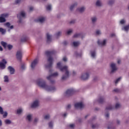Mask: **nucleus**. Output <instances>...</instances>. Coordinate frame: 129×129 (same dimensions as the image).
<instances>
[{
  "instance_id": "1",
  "label": "nucleus",
  "mask_w": 129,
  "mask_h": 129,
  "mask_svg": "<svg viewBox=\"0 0 129 129\" xmlns=\"http://www.w3.org/2000/svg\"><path fill=\"white\" fill-rule=\"evenodd\" d=\"M57 68L61 71V72H63L64 74L62 76L61 78V81H65L67 80L69 77L70 76V72H69V69H68V66H62V63L60 62L57 63Z\"/></svg>"
},
{
  "instance_id": "2",
  "label": "nucleus",
  "mask_w": 129,
  "mask_h": 129,
  "mask_svg": "<svg viewBox=\"0 0 129 129\" xmlns=\"http://www.w3.org/2000/svg\"><path fill=\"white\" fill-rule=\"evenodd\" d=\"M36 83L39 87L43 88L46 91L51 92V91H55L56 87L54 86H49L46 84V81H45L43 79H38L36 81Z\"/></svg>"
},
{
  "instance_id": "3",
  "label": "nucleus",
  "mask_w": 129,
  "mask_h": 129,
  "mask_svg": "<svg viewBox=\"0 0 129 129\" xmlns=\"http://www.w3.org/2000/svg\"><path fill=\"white\" fill-rule=\"evenodd\" d=\"M55 53H56V51L54 50L45 51V54L46 55L47 57H48L47 61L49 62L48 64L45 66L46 68L50 69L52 67V65H53V57L51 56L54 55Z\"/></svg>"
},
{
  "instance_id": "4",
  "label": "nucleus",
  "mask_w": 129,
  "mask_h": 129,
  "mask_svg": "<svg viewBox=\"0 0 129 129\" xmlns=\"http://www.w3.org/2000/svg\"><path fill=\"white\" fill-rule=\"evenodd\" d=\"M27 15L26 14V12L25 11H21L20 13L18 15L17 17L19 19V21L18 23L19 24H22L23 23V20L26 19Z\"/></svg>"
},
{
  "instance_id": "5",
  "label": "nucleus",
  "mask_w": 129,
  "mask_h": 129,
  "mask_svg": "<svg viewBox=\"0 0 129 129\" xmlns=\"http://www.w3.org/2000/svg\"><path fill=\"white\" fill-rule=\"evenodd\" d=\"M22 58H23V52L21 50H19L17 52V61L18 63H21Z\"/></svg>"
},
{
  "instance_id": "6",
  "label": "nucleus",
  "mask_w": 129,
  "mask_h": 129,
  "mask_svg": "<svg viewBox=\"0 0 129 129\" xmlns=\"http://www.w3.org/2000/svg\"><path fill=\"white\" fill-rule=\"evenodd\" d=\"M39 106H40V101L38 99L33 101L31 105L32 108H38Z\"/></svg>"
},
{
  "instance_id": "7",
  "label": "nucleus",
  "mask_w": 129,
  "mask_h": 129,
  "mask_svg": "<svg viewBox=\"0 0 129 129\" xmlns=\"http://www.w3.org/2000/svg\"><path fill=\"white\" fill-rule=\"evenodd\" d=\"M75 93V91L73 89H70L66 91L65 96L67 97L71 96Z\"/></svg>"
},
{
  "instance_id": "8",
  "label": "nucleus",
  "mask_w": 129,
  "mask_h": 129,
  "mask_svg": "<svg viewBox=\"0 0 129 129\" xmlns=\"http://www.w3.org/2000/svg\"><path fill=\"white\" fill-rule=\"evenodd\" d=\"M89 78V73L88 72L83 73L81 76V79L82 80H84V81L88 80Z\"/></svg>"
},
{
  "instance_id": "9",
  "label": "nucleus",
  "mask_w": 129,
  "mask_h": 129,
  "mask_svg": "<svg viewBox=\"0 0 129 129\" xmlns=\"http://www.w3.org/2000/svg\"><path fill=\"white\" fill-rule=\"evenodd\" d=\"M1 45L4 47V49H6L7 47L9 50H12L13 49V45L11 44H8L5 42L4 41L1 42Z\"/></svg>"
},
{
  "instance_id": "10",
  "label": "nucleus",
  "mask_w": 129,
  "mask_h": 129,
  "mask_svg": "<svg viewBox=\"0 0 129 129\" xmlns=\"http://www.w3.org/2000/svg\"><path fill=\"white\" fill-rule=\"evenodd\" d=\"M7 17H9L8 14H2L0 17V23H5L6 22V18Z\"/></svg>"
},
{
  "instance_id": "11",
  "label": "nucleus",
  "mask_w": 129,
  "mask_h": 129,
  "mask_svg": "<svg viewBox=\"0 0 129 129\" xmlns=\"http://www.w3.org/2000/svg\"><path fill=\"white\" fill-rule=\"evenodd\" d=\"M111 67V73H114L116 70H117V67H116V64L112 62L110 64Z\"/></svg>"
},
{
  "instance_id": "12",
  "label": "nucleus",
  "mask_w": 129,
  "mask_h": 129,
  "mask_svg": "<svg viewBox=\"0 0 129 129\" xmlns=\"http://www.w3.org/2000/svg\"><path fill=\"white\" fill-rule=\"evenodd\" d=\"M98 45L101 47H104L106 45V39H104L103 41L98 40L97 41Z\"/></svg>"
},
{
  "instance_id": "13",
  "label": "nucleus",
  "mask_w": 129,
  "mask_h": 129,
  "mask_svg": "<svg viewBox=\"0 0 129 129\" xmlns=\"http://www.w3.org/2000/svg\"><path fill=\"white\" fill-rule=\"evenodd\" d=\"M38 62H39V59H38V58H36L32 61V62L31 63V67L32 69H35V67H36V65H37L38 64Z\"/></svg>"
},
{
  "instance_id": "14",
  "label": "nucleus",
  "mask_w": 129,
  "mask_h": 129,
  "mask_svg": "<svg viewBox=\"0 0 129 129\" xmlns=\"http://www.w3.org/2000/svg\"><path fill=\"white\" fill-rule=\"evenodd\" d=\"M59 75L58 72H55L46 77L47 80H50L53 77H57Z\"/></svg>"
},
{
  "instance_id": "15",
  "label": "nucleus",
  "mask_w": 129,
  "mask_h": 129,
  "mask_svg": "<svg viewBox=\"0 0 129 129\" xmlns=\"http://www.w3.org/2000/svg\"><path fill=\"white\" fill-rule=\"evenodd\" d=\"M83 107H84V105L82 102L77 103L75 104V108L77 109H78V108H83Z\"/></svg>"
},
{
  "instance_id": "16",
  "label": "nucleus",
  "mask_w": 129,
  "mask_h": 129,
  "mask_svg": "<svg viewBox=\"0 0 129 129\" xmlns=\"http://www.w3.org/2000/svg\"><path fill=\"white\" fill-rule=\"evenodd\" d=\"M7 62L5 59H3L2 61L0 62V68L1 69H5L6 68V64H7Z\"/></svg>"
},
{
  "instance_id": "17",
  "label": "nucleus",
  "mask_w": 129,
  "mask_h": 129,
  "mask_svg": "<svg viewBox=\"0 0 129 129\" xmlns=\"http://www.w3.org/2000/svg\"><path fill=\"white\" fill-rule=\"evenodd\" d=\"M29 40V37L26 35H23L20 40V43H25V42H27Z\"/></svg>"
},
{
  "instance_id": "18",
  "label": "nucleus",
  "mask_w": 129,
  "mask_h": 129,
  "mask_svg": "<svg viewBox=\"0 0 129 129\" xmlns=\"http://www.w3.org/2000/svg\"><path fill=\"white\" fill-rule=\"evenodd\" d=\"M74 38H81V39H83L84 38V36L81 33H76L74 35Z\"/></svg>"
},
{
  "instance_id": "19",
  "label": "nucleus",
  "mask_w": 129,
  "mask_h": 129,
  "mask_svg": "<svg viewBox=\"0 0 129 129\" xmlns=\"http://www.w3.org/2000/svg\"><path fill=\"white\" fill-rule=\"evenodd\" d=\"M97 17L96 16H93L92 17H91V21L92 24H93V25H94V24H96V22H97Z\"/></svg>"
},
{
  "instance_id": "20",
  "label": "nucleus",
  "mask_w": 129,
  "mask_h": 129,
  "mask_svg": "<svg viewBox=\"0 0 129 129\" xmlns=\"http://www.w3.org/2000/svg\"><path fill=\"white\" fill-rule=\"evenodd\" d=\"M97 101L99 103H100L101 104H102V103H104V102H105V99L103 97H100Z\"/></svg>"
},
{
  "instance_id": "21",
  "label": "nucleus",
  "mask_w": 129,
  "mask_h": 129,
  "mask_svg": "<svg viewBox=\"0 0 129 129\" xmlns=\"http://www.w3.org/2000/svg\"><path fill=\"white\" fill-rule=\"evenodd\" d=\"M32 117H33V115L31 114H29L27 115L26 117V120H28V122H31Z\"/></svg>"
},
{
  "instance_id": "22",
  "label": "nucleus",
  "mask_w": 129,
  "mask_h": 129,
  "mask_svg": "<svg viewBox=\"0 0 129 129\" xmlns=\"http://www.w3.org/2000/svg\"><path fill=\"white\" fill-rule=\"evenodd\" d=\"M47 43H50L52 41V35L49 33L46 34Z\"/></svg>"
},
{
  "instance_id": "23",
  "label": "nucleus",
  "mask_w": 129,
  "mask_h": 129,
  "mask_svg": "<svg viewBox=\"0 0 129 129\" xmlns=\"http://www.w3.org/2000/svg\"><path fill=\"white\" fill-rule=\"evenodd\" d=\"M77 2H75V3L73 4L72 5H71L70 7V11H72L74 10L75 8H76L77 7Z\"/></svg>"
},
{
  "instance_id": "24",
  "label": "nucleus",
  "mask_w": 129,
  "mask_h": 129,
  "mask_svg": "<svg viewBox=\"0 0 129 129\" xmlns=\"http://www.w3.org/2000/svg\"><path fill=\"white\" fill-rule=\"evenodd\" d=\"M37 21L38 22H39V23H44V22L46 21V18L44 17H39Z\"/></svg>"
},
{
  "instance_id": "25",
  "label": "nucleus",
  "mask_w": 129,
  "mask_h": 129,
  "mask_svg": "<svg viewBox=\"0 0 129 129\" xmlns=\"http://www.w3.org/2000/svg\"><path fill=\"white\" fill-rule=\"evenodd\" d=\"M8 69L9 71H10L11 74H14V73H15V69L13 67L9 66Z\"/></svg>"
},
{
  "instance_id": "26",
  "label": "nucleus",
  "mask_w": 129,
  "mask_h": 129,
  "mask_svg": "<svg viewBox=\"0 0 129 129\" xmlns=\"http://www.w3.org/2000/svg\"><path fill=\"white\" fill-rule=\"evenodd\" d=\"M5 25L6 26V27H7V28L11 29V30L14 29V26L12 25L11 26V23L9 22L6 23Z\"/></svg>"
},
{
  "instance_id": "27",
  "label": "nucleus",
  "mask_w": 129,
  "mask_h": 129,
  "mask_svg": "<svg viewBox=\"0 0 129 129\" xmlns=\"http://www.w3.org/2000/svg\"><path fill=\"white\" fill-rule=\"evenodd\" d=\"M20 64H21V69L22 70H25V69H26V64L24 62H19Z\"/></svg>"
},
{
  "instance_id": "28",
  "label": "nucleus",
  "mask_w": 129,
  "mask_h": 129,
  "mask_svg": "<svg viewBox=\"0 0 129 129\" xmlns=\"http://www.w3.org/2000/svg\"><path fill=\"white\" fill-rule=\"evenodd\" d=\"M96 6L97 7H101L102 6V3L100 0H97L96 2Z\"/></svg>"
},
{
  "instance_id": "29",
  "label": "nucleus",
  "mask_w": 129,
  "mask_h": 129,
  "mask_svg": "<svg viewBox=\"0 0 129 129\" xmlns=\"http://www.w3.org/2000/svg\"><path fill=\"white\" fill-rule=\"evenodd\" d=\"M77 10L78 11V12H79V13H84V12L85 11V7H81L80 8H78Z\"/></svg>"
},
{
  "instance_id": "30",
  "label": "nucleus",
  "mask_w": 129,
  "mask_h": 129,
  "mask_svg": "<svg viewBox=\"0 0 129 129\" xmlns=\"http://www.w3.org/2000/svg\"><path fill=\"white\" fill-rule=\"evenodd\" d=\"M114 107L111 105H109L106 107V110H112L113 109Z\"/></svg>"
},
{
  "instance_id": "31",
  "label": "nucleus",
  "mask_w": 129,
  "mask_h": 129,
  "mask_svg": "<svg viewBox=\"0 0 129 129\" xmlns=\"http://www.w3.org/2000/svg\"><path fill=\"white\" fill-rule=\"evenodd\" d=\"M73 45L74 47H77L80 45V42L79 41H74L73 42Z\"/></svg>"
},
{
  "instance_id": "32",
  "label": "nucleus",
  "mask_w": 129,
  "mask_h": 129,
  "mask_svg": "<svg viewBox=\"0 0 129 129\" xmlns=\"http://www.w3.org/2000/svg\"><path fill=\"white\" fill-rule=\"evenodd\" d=\"M17 114H19V115H21V113H23V109L22 108H20L17 109Z\"/></svg>"
},
{
  "instance_id": "33",
  "label": "nucleus",
  "mask_w": 129,
  "mask_h": 129,
  "mask_svg": "<svg viewBox=\"0 0 129 129\" xmlns=\"http://www.w3.org/2000/svg\"><path fill=\"white\" fill-rule=\"evenodd\" d=\"M75 56L76 57H81V56H82V53H78L77 51H76L75 52Z\"/></svg>"
},
{
  "instance_id": "34",
  "label": "nucleus",
  "mask_w": 129,
  "mask_h": 129,
  "mask_svg": "<svg viewBox=\"0 0 129 129\" xmlns=\"http://www.w3.org/2000/svg\"><path fill=\"white\" fill-rule=\"evenodd\" d=\"M91 57H92V58H94L95 57V56H96V52H95V51L93 50L91 51Z\"/></svg>"
},
{
  "instance_id": "35",
  "label": "nucleus",
  "mask_w": 129,
  "mask_h": 129,
  "mask_svg": "<svg viewBox=\"0 0 129 129\" xmlns=\"http://www.w3.org/2000/svg\"><path fill=\"white\" fill-rule=\"evenodd\" d=\"M62 35V32L58 31L56 33H55V35L56 38H58V37H60Z\"/></svg>"
},
{
  "instance_id": "36",
  "label": "nucleus",
  "mask_w": 129,
  "mask_h": 129,
  "mask_svg": "<svg viewBox=\"0 0 129 129\" xmlns=\"http://www.w3.org/2000/svg\"><path fill=\"white\" fill-rule=\"evenodd\" d=\"M122 30H124L125 32H127L129 30V26L128 25H126L122 28Z\"/></svg>"
},
{
  "instance_id": "37",
  "label": "nucleus",
  "mask_w": 129,
  "mask_h": 129,
  "mask_svg": "<svg viewBox=\"0 0 129 129\" xmlns=\"http://www.w3.org/2000/svg\"><path fill=\"white\" fill-rule=\"evenodd\" d=\"M99 126V125L98 124H93L92 125V128L94 129V128H97Z\"/></svg>"
},
{
  "instance_id": "38",
  "label": "nucleus",
  "mask_w": 129,
  "mask_h": 129,
  "mask_svg": "<svg viewBox=\"0 0 129 129\" xmlns=\"http://www.w3.org/2000/svg\"><path fill=\"white\" fill-rule=\"evenodd\" d=\"M0 33H2L3 35L6 34V29H4L3 28H0Z\"/></svg>"
},
{
  "instance_id": "39",
  "label": "nucleus",
  "mask_w": 129,
  "mask_h": 129,
  "mask_svg": "<svg viewBox=\"0 0 129 129\" xmlns=\"http://www.w3.org/2000/svg\"><path fill=\"white\" fill-rule=\"evenodd\" d=\"M46 10L47 11H51L52 10V5H48L46 6Z\"/></svg>"
},
{
  "instance_id": "40",
  "label": "nucleus",
  "mask_w": 129,
  "mask_h": 129,
  "mask_svg": "<svg viewBox=\"0 0 129 129\" xmlns=\"http://www.w3.org/2000/svg\"><path fill=\"white\" fill-rule=\"evenodd\" d=\"M43 118H44V119H46V120L49 119H50V114H48L44 115L43 116Z\"/></svg>"
},
{
  "instance_id": "41",
  "label": "nucleus",
  "mask_w": 129,
  "mask_h": 129,
  "mask_svg": "<svg viewBox=\"0 0 129 129\" xmlns=\"http://www.w3.org/2000/svg\"><path fill=\"white\" fill-rule=\"evenodd\" d=\"M120 107V104H119V103H117L115 104V108H116V109H118V108H119Z\"/></svg>"
},
{
  "instance_id": "42",
  "label": "nucleus",
  "mask_w": 129,
  "mask_h": 129,
  "mask_svg": "<svg viewBox=\"0 0 129 129\" xmlns=\"http://www.w3.org/2000/svg\"><path fill=\"white\" fill-rule=\"evenodd\" d=\"M108 4L109 6H112L114 4V1L113 0H110Z\"/></svg>"
},
{
  "instance_id": "43",
  "label": "nucleus",
  "mask_w": 129,
  "mask_h": 129,
  "mask_svg": "<svg viewBox=\"0 0 129 129\" xmlns=\"http://www.w3.org/2000/svg\"><path fill=\"white\" fill-rule=\"evenodd\" d=\"M96 35L97 36H99V35H101V31L100 30H97L96 31Z\"/></svg>"
},
{
  "instance_id": "44",
  "label": "nucleus",
  "mask_w": 129,
  "mask_h": 129,
  "mask_svg": "<svg viewBox=\"0 0 129 129\" xmlns=\"http://www.w3.org/2000/svg\"><path fill=\"white\" fill-rule=\"evenodd\" d=\"M4 82H9V77H8V76H5L4 77Z\"/></svg>"
},
{
  "instance_id": "45",
  "label": "nucleus",
  "mask_w": 129,
  "mask_h": 129,
  "mask_svg": "<svg viewBox=\"0 0 129 129\" xmlns=\"http://www.w3.org/2000/svg\"><path fill=\"white\" fill-rule=\"evenodd\" d=\"M120 79H121V77H119L118 79H117L115 81V84H117V83H118V82H119L120 81Z\"/></svg>"
},
{
  "instance_id": "46",
  "label": "nucleus",
  "mask_w": 129,
  "mask_h": 129,
  "mask_svg": "<svg viewBox=\"0 0 129 129\" xmlns=\"http://www.w3.org/2000/svg\"><path fill=\"white\" fill-rule=\"evenodd\" d=\"M48 125H49V127H50V128H53V122L50 121L48 123Z\"/></svg>"
},
{
  "instance_id": "47",
  "label": "nucleus",
  "mask_w": 129,
  "mask_h": 129,
  "mask_svg": "<svg viewBox=\"0 0 129 129\" xmlns=\"http://www.w3.org/2000/svg\"><path fill=\"white\" fill-rule=\"evenodd\" d=\"M75 23H76V21L75 20H73L69 22V24H70V25H74Z\"/></svg>"
},
{
  "instance_id": "48",
  "label": "nucleus",
  "mask_w": 129,
  "mask_h": 129,
  "mask_svg": "<svg viewBox=\"0 0 129 129\" xmlns=\"http://www.w3.org/2000/svg\"><path fill=\"white\" fill-rule=\"evenodd\" d=\"M11 120L9 119H6L5 120V123H6V124H11Z\"/></svg>"
},
{
  "instance_id": "49",
  "label": "nucleus",
  "mask_w": 129,
  "mask_h": 129,
  "mask_svg": "<svg viewBox=\"0 0 129 129\" xmlns=\"http://www.w3.org/2000/svg\"><path fill=\"white\" fill-rule=\"evenodd\" d=\"M48 80L50 81V83H51V84H54V83H55V80H52V78H51V79H50V80Z\"/></svg>"
},
{
  "instance_id": "50",
  "label": "nucleus",
  "mask_w": 129,
  "mask_h": 129,
  "mask_svg": "<svg viewBox=\"0 0 129 129\" xmlns=\"http://www.w3.org/2000/svg\"><path fill=\"white\" fill-rule=\"evenodd\" d=\"M120 24L121 25H123V24H125V20H123V19L121 20L120 21Z\"/></svg>"
},
{
  "instance_id": "51",
  "label": "nucleus",
  "mask_w": 129,
  "mask_h": 129,
  "mask_svg": "<svg viewBox=\"0 0 129 129\" xmlns=\"http://www.w3.org/2000/svg\"><path fill=\"white\" fill-rule=\"evenodd\" d=\"M0 113L1 114H4V109L1 106H0Z\"/></svg>"
},
{
  "instance_id": "52",
  "label": "nucleus",
  "mask_w": 129,
  "mask_h": 129,
  "mask_svg": "<svg viewBox=\"0 0 129 129\" xmlns=\"http://www.w3.org/2000/svg\"><path fill=\"white\" fill-rule=\"evenodd\" d=\"M39 121V118H35L34 120V124H36V123H37V122Z\"/></svg>"
},
{
  "instance_id": "53",
  "label": "nucleus",
  "mask_w": 129,
  "mask_h": 129,
  "mask_svg": "<svg viewBox=\"0 0 129 129\" xmlns=\"http://www.w3.org/2000/svg\"><path fill=\"white\" fill-rule=\"evenodd\" d=\"M72 32H73V30L72 29H70L69 30H68L67 31L68 35H70L72 33Z\"/></svg>"
},
{
  "instance_id": "54",
  "label": "nucleus",
  "mask_w": 129,
  "mask_h": 129,
  "mask_svg": "<svg viewBox=\"0 0 129 129\" xmlns=\"http://www.w3.org/2000/svg\"><path fill=\"white\" fill-rule=\"evenodd\" d=\"M7 116H8V112H5L3 114V117L6 118Z\"/></svg>"
},
{
  "instance_id": "55",
  "label": "nucleus",
  "mask_w": 129,
  "mask_h": 129,
  "mask_svg": "<svg viewBox=\"0 0 129 129\" xmlns=\"http://www.w3.org/2000/svg\"><path fill=\"white\" fill-rule=\"evenodd\" d=\"M116 124H118V125L120 124V120H119V119H116Z\"/></svg>"
},
{
  "instance_id": "56",
  "label": "nucleus",
  "mask_w": 129,
  "mask_h": 129,
  "mask_svg": "<svg viewBox=\"0 0 129 129\" xmlns=\"http://www.w3.org/2000/svg\"><path fill=\"white\" fill-rule=\"evenodd\" d=\"M75 126V125L74 124H71L70 125V127H71V128H74Z\"/></svg>"
},
{
  "instance_id": "57",
  "label": "nucleus",
  "mask_w": 129,
  "mask_h": 129,
  "mask_svg": "<svg viewBox=\"0 0 129 129\" xmlns=\"http://www.w3.org/2000/svg\"><path fill=\"white\" fill-rule=\"evenodd\" d=\"M71 108V105L69 104L68 105V106H67V109H70Z\"/></svg>"
},
{
  "instance_id": "58",
  "label": "nucleus",
  "mask_w": 129,
  "mask_h": 129,
  "mask_svg": "<svg viewBox=\"0 0 129 129\" xmlns=\"http://www.w3.org/2000/svg\"><path fill=\"white\" fill-rule=\"evenodd\" d=\"M63 61H64V62H67V57H66V56H64L63 58H62Z\"/></svg>"
},
{
  "instance_id": "59",
  "label": "nucleus",
  "mask_w": 129,
  "mask_h": 129,
  "mask_svg": "<svg viewBox=\"0 0 129 129\" xmlns=\"http://www.w3.org/2000/svg\"><path fill=\"white\" fill-rule=\"evenodd\" d=\"M113 91H114V92H119V89H115L113 90Z\"/></svg>"
},
{
  "instance_id": "60",
  "label": "nucleus",
  "mask_w": 129,
  "mask_h": 129,
  "mask_svg": "<svg viewBox=\"0 0 129 129\" xmlns=\"http://www.w3.org/2000/svg\"><path fill=\"white\" fill-rule=\"evenodd\" d=\"M115 127H112L111 126H110L108 127V129H115Z\"/></svg>"
},
{
  "instance_id": "61",
  "label": "nucleus",
  "mask_w": 129,
  "mask_h": 129,
  "mask_svg": "<svg viewBox=\"0 0 129 129\" xmlns=\"http://www.w3.org/2000/svg\"><path fill=\"white\" fill-rule=\"evenodd\" d=\"M22 3V0H17V4H21Z\"/></svg>"
},
{
  "instance_id": "62",
  "label": "nucleus",
  "mask_w": 129,
  "mask_h": 129,
  "mask_svg": "<svg viewBox=\"0 0 129 129\" xmlns=\"http://www.w3.org/2000/svg\"><path fill=\"white\" fill-rule=\"evenodd\" d=\"M33 10H34V8H33V7H31L29 8V10L30 12H32V11H33Z\"/></svg>"
},
{
  "instance_id": "63",
  "label": "nucleus",
  "mask_w": 129,
  "mask_h": 129,
  "mask_svg": "<svg viewBox=\"0 0 129 129\" xmlns=\"http://www.w3.org/2000/svg\"><path fill=\"white\" fill-rule=\"evenodd\" d=\"M106 117H109V113H107L105 114Z\"/></svg>"
},
{
  "instance_id": "64",
  "label": "nucleus",
  "mask_w": 129,
  "mask_h": 129,
  "mask_svg": "<svg viewBox=\"0 0 129 129\" xmlns=\"http://www.w3.org/2000/svg\"><path fill=\"white\" fill-rule=\"evenodd\" d=\"M63 116H64V117H66V116H67V113H64L63 114Z\"/></svg>"
}]
</instances>
